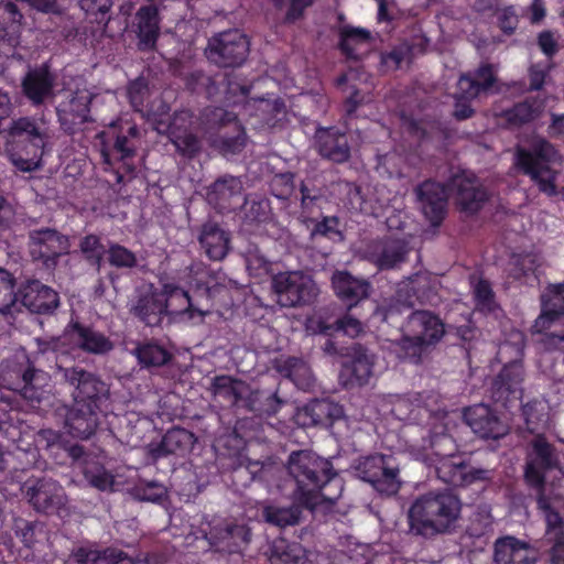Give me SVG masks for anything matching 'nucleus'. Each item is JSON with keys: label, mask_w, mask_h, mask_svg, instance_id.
I'll return each instance as SVG.
<instances>
[{"label": "nucleus", "mask_w": 564, "mask_h": 564, "mask_svg": "<svg viewBox=\"0 0 564 564\" xmlns=\"http://www.w3.org/2000/svg\"><path fill=\"white\" fill-rule=\"evenodd\" d=\"M289 471L296 484L294 499L310 509L324 501L333 503L340 496L341 480L332 474L330 463L312 452L293 453Z\"/></svg>", "instance_id": "1"}, {"label": "nucleus", "mask_w": 564, "mask_h": 564, "mask_svg": "<svg viewBox=\"0 0 564 564\" xmlns=\"http://www.w3.org/2000/svg\"><path fill=\"white\" fill-rule=\"evenodd\" d=\"M127 94L131 106L142 112L159 133H167L178 151L193 154L198 150V140L189 131L192 120L188 112H178L172 122H167V105L156 94L150 91L148 84L142 78L133 80L129 85Z\"/></svg>", "instance_id": "2"}, {"label": "nucleus", "mask_w": 564, "mask_h": 564, "mask_svg": "<svg viewBox=\"0 0 564 564\" xmlns=\"http://www.w3.org/2000/svg\"><path fill=\"white\" fill-rule=\"evenodd\" d=\"M459 499L447 491L419 496L408 511L410 531L431 538L447 532L460 516Z\"/></svg>", "instance_id": "3"}, {"label": "nucleus", "mask_w": 564, "mask_h": 564, "mask_svg": "<svg viewBox=\"0 0 564 564\" xmlns=\"http://www.w3.org/2000/svg\"><path fill=\"white\" fill-rule=\"evenodd\" d=\"M452 422L447 413L435 414L432 417L431 446L435 448V469L440 479L455 487H466L488 478V471L466 465L460 456L452 455L455 449L453 440L445 435Z\"/></svg>", "instance_id": "4"}, {"label": "nucleus", "mask_w": 564, "mask_h": 564, "mask_svg": "<svg viewBox=\"0 0 564 564\" xmlns=\"http://www.w3.org/2000/svg\"><path fill=\"white\" fill-rule=\"evenodd\" d=\"M554 148L544 139H533L528 144L518 145L514 153V166L534 182L541 192L547 195L557 193L558 173L551 164L556 160Z\"/></svg>", "instance_id": "5"}, {"label": "nucleus", "mask_w": 564, "mask_h": 564, "mask_svg": "<svg viewBox=\"0 0 564 564\" xmlns=\"http://www.w3.org/2000/svg\"><path fill=\"white\" fill-rule=\"evenodd\" d=\"M9 137L7 151L11 162L23 172L39 169L48 138L45 124L21 118L13 122Z\"/></svg>", "instance_id": "6"}, {"label": "nucleus", "mask_w": 564, "mask_h": 564, "mask_svg": "<svg viewBox=\"0 0 564 564\" xmlns=\"http://www.w3.org/2000/svg\"><path fill=\"white\" fill-rule=\"evenodd\" d=\"M444 333V324L437 316L425 311L415 312L403 327L398 352L404 358H415L421 347L437 343Z\"/></svg>", "instance_id": "7"}, {"label": "nucleus", "mask_w": 564, "mask_h": 564, "mask_svg": "<svg viewBox=\"0 0 564 564\" xmlns=\"http://www.w3.org/2000/svg\"><path fill=\"white\" fill-rule=\"evenodd\" d=\"M162 302L154 303V315L165 313L174 321L189 325L202 324L205 317L210 313L208 305L200 304L197 300L188 295V291L183 290L173 282L162 284L160 292Z\"/></svg>", "instance_id": "8"}, {"label": "nucleus", "mask_w": 564, "mask_h": 564, "mask_svg": "<svg viewBox=\"0 0 564 564\" xmlns=\"http://www.w3.org/2000/svg\"><path fill=\"white\" fill-rule=\"evenodd\" d=\"M356 471L359 478L369 482L378 492L395 495L401 488L400 469L391 455H371L361 458Z\"/></svg>", "instance_id": "9"}, {"label": "nucleus", "mask_w": 564, "mask_h": 564, "mask_svg": "<svg viewBox=\"0 0 564 564\" xmlns=\"http://www.w3.org/2000/svg\"><path fill=\"white\" fill-rule=\"evenodd\" d=\"M272 289L276 302L284 307L307 304L314 301L319 292L312 276L302 271L275 274L272 279Z\"/></svg>", "instance_id": "10"}, {"label": "nucleus", "mask_w": 564, "mask_h": 564, "mask_svg": "<svg viewBox=\"0 0 564 564\" xmlns=\"http://www.w3.org/2000/svg\"><path fill=\"white\" fill-rule=\"evenodd\" d=\"M249 42L238 30L219 33L208 42L206 55L213 63L231 67L240 65L247 57Z\"/></svg>", "instance_id": "11"}, {"label": "nucleus", "mask_w": 564, "mask_h": 564, "mask_svg": "<svg viewBox=\"0 0 564 564\" xmlns=\"http://www.w3.org/2000/svg\"><path fill=\"white\" fill-rule=\"evenodd\" d=\"M543 311L534 323L538 333L551 340L564 339V285H553L542 296Z\"/></svg>", "instance_id": "12"}, {"label": "nucleus", "mask_w": 564, "mask_h": 564, "mask_svg": "<svg viewBox=\"0 0 564 564\" xmlns=\"http://www.w3.org/2000/svg\"><path fill=\"white\" fill-rule=\"evenodd\" d=\"M65 379L75 386L74 402L87 409L93 408L96 411L107 409L108 388L94 375L78 369H65Z\"/></svg>", "instance_id": "13"}, {"label": "nucleus", "mask_w": 564, "mask_h": 564, "mask_svg": "<svg viewBox=\"0 0 564 564\" xmlns=\"http://www.w3.org/2000/svg\"><path fill=\"white\" fill-rule=\"evenodd\" d=\"M495 82L494 69L490 66L480 67L475 78L462 76L458 80V91L456 94L455 117L466 119L471 116L473 110L464 101L477 97L480 91H487Z\"/></svg>", "instance_id": "14"}, {"label": "nucleus", "mask_w": 564, "mask_h": 564, "mask_svg": "<svg viewBox=\"0 0 564 564\" xmlns=\"http://www.w3.org/2000/svg\"><path fill=\"white\" fill-rule=\"evenodd\" d=\"M76 90L65 91V100L57 107V113L62 124L73 126L85 122L88 119L91 94L87 90L83 80L78 79Z\"/></svg>", "instance_id": "15"}, {"label": "nucleus", "mask_w": 564, "mask_h": 564, "mask_svg": "<svg viewBox=\"0 0 564 564\" xmlns=\"http://www.w3.org/2000/svg\"><path fill=\"white\" fill-rule=\"evenodd\" d=\"M464 420L476 434L484 438H498L508 432L507 424L485 404L467 408L464 411Z\"/></svg>", "instance_id": "16"}, {"label": "nucleus", "mask_w": 564, "mask_h": 564, "mask_svg": "<svg viewBox=\"0 0 564 564\" xmlns=\"http://www.w3.org/2000/svg\"><path fill=\"white\" fill-rule=\"evenodd\" d=\"M420 207L432 225L443 219L446 208L445 187L435 182H424L416 189Z\"/></svg>", "instance_id": "17"}, {"label": "nucleus", "mask_w": 564, "mask_h": 564, "mask_svg": "<svg viewBox=\"0 0 564 564\" xmlns=\"http://www.w3.org/2000/svg\"><path fill=\"white\" fill-rule=\"evenodd\" d=\"M523 381V368L519 358L503 366L500 373L494 381L492 397L497 401L507 402L511 398L518 399L521 395V383Z\"/></svg>", "instance_id": "18"}, {"label": "nucleus", "mask_w": 564, "mask_h": 564, "mask_svg": "<svg viewBox=\"0 0 564 564\" xmlns=\"http://www.w3.org/2000/svg\"><path fill=\"white\" fill-rule=\"evenodd\" d=\"M332 284L335 294L347 303L349 308L367 299L370 293V284L366 280L355 278L346 271L335 272Z\"/></svg>", "instance_id": "19"}, {"label": "nucleus", "mask_w": 564, "mask_h": 564, "mask_svg": "<svg viewBox=\"0 0 564 564\" xmlns=\"http://www.w3.org/2000/svg\"><path fill=\"white\" fill-rule=\"evenodd\" d=\"M33 248L32 254L48 261L69 250V241L66 236L59 235L55 230L44 229L31 235Z\"/></svg>", "instance_id": "20"}, {"label": "nucleus", "mask_w": 564, "mask_h": 564, "mask_svg": "<svg viewBox=\"0 0 564 564\" xmlns=\"http://www.w3.org/2000/svg\"><path fill=\"white\" fill-rule=\"evenodd\" d=\"M535 551L527 543L511 536L500 539L495 545L497 564H530L535 561Z\"/></svg>", "instance_id": "21"}, {"label": "nucleus", "mask_w": 564, "mask_h": 564, "mask_svg": "<svg viewBox=\"0 0 564 564\" xmlns=\"http://www.w3.org/2000/svg\"><path fill=\"white\" fill-rule=\"evenodd\" d=\"M22 304L34 313H48L58 305L57 293L39 281L29 282L22 291Z\"/></svg>", "instance_id": "22"}, {"label": "nucleus", "mask_w": 564, "mask_h": 564, "mask_svg": "<svg viewBox=\"0 0 564 564\" xmlns=\"http://www.w3.org/2000/svg\"><path fill=\"white\" fill-rule=\"evenodd\" d=\"M456 200L462 209L473 214L477 212L486 200V193L474 176L459 175L454 178Z\"/></svg>", "instance_id": "23"}, {"label": "nucleus", "mask_w": 564, "mask_h": 564, "mask_svg": "<svg viewBox=\"0 0 564 564\" xmlns=\"http://www.w3.org/2000/svg\"><path fill=\"white\" fill-rule=\"evenodd\" d=\"M553 465L552 453L546 441L538 435L533 441L532 452L525 469V479L533 486L543 481V471Z\"/></svg>", "instance_id": "24"}, {"label": "nucleus", "mask_w": 564, "mask_h": 564, "mask_svg": "<svg viewBox=\"0 0 564 564\" xmlns=\"http://www.w3.org/2000/svg\"><path fill=\"white\" fill-rule=\"evenodd\" d=\"M30 502L41 511H47L64 502L63 488L53 480H41L26 490Z\"/></svg>", "instance_id": "25"}, {"label": "nucleus", "mask_w": 564, "mask_h": 564, "mask_svg": "<svg viewBox=\"0 0 564 564\" xmlns=\"http://www.w3.org/2000/svg\"><path fill=\"white\" fill-rule=\"evenodd\" d=\"M64 340H70L74 346L94 354H104L112 348V344L102 334L78 325L66 330Z\"/></svg>", "instance_id": "26"}, {"label": "nucleus", "mask_w": 564, "mask_h": 564, "mask_svg": "<svg viewBox=\"0 0 564 564\" xmlns=\"http://www.w3.org/2000/svg\"><path fill=\"white\" fill-rule=\"evenodd\" d=\"M207 525L209 529H202V532L204 539L212 546L220 547L227 540L231 541L228 546L249 541V530L245 525L223 524L219 520H216L213 525L210 523H207Z\"/></svg>", "instance_id": "27"}, {"label": "nucleus", "mask_w": 564, "mask_h": 564, "mask_svg": "<svg viewBox=\"0 0 564 564\" xmlns=\"http://www.w3.org/2000/svg\"><path fill=\"white\" fill-rule=\"evenodd\" d=\"M101 411L93 408L87 409L75 404L74 409L67 416L66 426L68 432L79 438H87L94 434L98 425V415Z\"/></svg>", "instance_id": "28"}, {"label": "nucleus", "mask_w": 564, "mask_h": 564, "mask_svg": "<svg viewBox=\"0 0 564 564\" xmlns=\"http://www.w3.org/2000/svg\"><path fill=\"white\" fill-rule=\"evenodd\" d=\"M373 359L371 356L360 352L340 371V379L345 386H362L372 377Z\"/></svg>", "instance_id": "29"}, {"label": "nucleus", "mask_w": 564, "mask_h": 564, "mask_svg": "<svg viewBox=\"0 0 564 564\" xmlns=\"http://www.w3.org/2000/svg\"><path fill=\"white\" fill-rule=\"evenodd\" d=\"M51 88L52 77L46 67L31 70L23 80L24 94L35 104L43 101Z\"/></svg>", "instance_id": "30"}, {"label": "nucleus", "mask_w": 564, "mask_h": 564, "mask_svg": "<svg viewBox=\"0 0 564 564\" xmlns=\"http://www.w3.org/2000/svg\"><path fill=\"white\" fill-rule=\"evenodd\" d=\"M138 36L142 48H151L159 34L158 11L153 7H143L137 13Z\"/></svg>", "instance_id": "31"}, {"label": "nucleus", "mask_w": 564, "mask_h": 564, "mask_svg": "<svg viewBox=\"0 0 564 564\" xmlns=\"http://www.w3.org/2000/svg\"><path fill=\"white\" fill-rule=\"evenodd\" d=\"M319 153L334 162H344L349 156L346 137L332 131H321L317 135Z\"/></svg>", "instance_id": "32"}, {"label": "nucleus", "mask_w": 564, "mask_h": 564, "mask_svg": "<svg viewBox=\"0 0 564 564\" xmlns=\"http://www.w3.org/2000/svg\"><path fill=\"white\" fill-rule=\"evenodd\" d=\"M200 243L207 256L213 260H221L228 251V235L215 225H205L200 235Z\"/></svg>", "instance_id": "33"}, {"label": "nucleus", "mask_w": 564, "mask_h": 564, "mask_svg": "<svg viewBox=\"0 0 564 564\" xmlns=\"http://www.w3.org/2000/svg\"><path fill=\"white\" fill-rule=\"evenodd\" d=\"M73 560L77 564H133L129 556L115 550L99 553L93 550L79 549L73 554Z\"/></svg>", "instance_id": "34"}, {"label": "nucleus", "mask_w": 564, "mask_h": 564, "mask_svg": "<svg viewBox=\"0 0 564 564\" xmlns=\"http://www.w3.org/2000/svg\"><path fill=\"white\" fill-rule=\"evenodd\" d=\"M540 261L536 254H513L508 263V272L517 280L529 282L536 278Z\"/></svg>", "instance_id": "35"}, {"label": "nucleus", "mask_w": 564, "mask_h": 564, "mask_svg": "<svg viewBox=\"0 0 564 564\" xmlns=\"http://www.w3.org/2000/svg\"><path fill=\"white\" fill-rule=\"evenodd\" d=\"M343 51L350 57H358L361 48H368L370 45V34L368 31L358 28H344L341 30Z\"/></svg>", "instance_id": "36"}, {"label": "nucleus", "mask_w": 564, "mask_h": 564, "mask_svg": "<svg viewBox=\"0 0 564 564\" xmlns=\"http://www.w3.org/2000/svg\"><path fill=\"white\" fill-rule=\"evenodd\" d=\"M273 557L276 556L282 564H312L306 551L297 543L286 544L284 540H279L273 545Z\"/></svg>", "instance_id": "37"}, {"label": "nucleus", "mask_w": 564, "mask_h": 564, "mask_svg": "<svg viewBox=\"0 0 564 564\" xmlns=\"http://www.w3.org/2000/svg\"><path fill=\"white\" fill-rule=\"evenodd\" d=\"M263 516L265 521L278 527L294 525L300 521L301 509L299 506H267L263 510Z\"/></svg>", "instance_id": "38"}, {"label": "nucleus", "mask_w": 564, "mask_h": 564, "mask_svg": "<svg viewBox=\"0 0 564 564\" xmlns=\"http://www.w3.org/2000/svg\"><path fill=\"white\" fill-rule=\"evenodd\" d=\"M196 438L185 429H173L163 437L162 445L169 453H185L193 448Z\"/></svg>", "instance_id": "39"}, {"label": "nucleus", "mask_w": 564, "mask_h": 564, "mask_svg": "<svg viewBox=\"0 0 564 564\" xmlns=\"http://www.w3.org/2000/svg\"><path fill=\"white\" fill-rule=\"evenodd\" d=\"M406 253L405 246L400 240L386 242L380 253L375 256V262L380 269H390L403 261Z\"/></svg>", "instance_id": "40"}, {"label": "nucleus", "mask_w": 564, "mask_h": 564, "mask_svg": "<svg viewBox=\"0 0 564 564\" xmlns=\"http://www.w3.org/2000/svg\"><path fill=\"white\" fill-rule=\"evenodd\" d=\"M162 302L160 292H152L139 300L134 306L135 314L144 321L148 325H156L161 322L165 313H158L154 315V303Z\"/></svg>", "instance_id": "41"}, {"label": "nucleus", "mask_w": 564, "mask_h": 564, "mask_svg": "<svg viewBox=\"0 0 564 564\" xmlns=\"http://www.w3.org/2000/svg\"><path fill=\"white\" fill-rule=\"evenodd\" d=\"M83 473L88 482L99 490H108L113 485L112 475L107 473L98 463L86 462Z\"/></svg>", "instance_id": "42"}, {"label": "nucleus", "mask_w": 564, "mask_h": 564, "mask_svg": "<svg viewBox=\"0 0 564 564\" xmlns=\"http://www.w3.org/2000/svg\"><path fill=\"white\" fill-rule=\"evenodd\" d=\"M286 364L289 368L288 376L293 380V382L300 389H310L313 384V377L306 364L296 358H290Z\"/></svg>", "instance_id": "43"}, {"label": "nucleus", "mask_w": 564, "mask_h": 564, "mask_svg": "<svg viewBox=\"0 0 564 564\" xmlns=\"http://www.w3.org/2000/svg\"><path fill=\"white\" fill-rule=\"evenodd\" d=\"M135 354L139 361L144 366H161L169 359L167 351L161 346L153 344L139 347Z\"/></svg>", "instance_id": "44"}, {"label": "nucleus", "mask_w": 564, "mask_h": 564, "mask_svg": "<svg viewBox=\"0 0 564 564\" xmlns=\"http://www.w3.org/2000/svg\"><path fill=\"white\" fill-rule=\"evenodd\" d=\"M15 301L13 279L8 271L0 269V312H8Z\"/></svg>", "instance_id": "45"}, {"label": "nucleus", "mask_w": 564, "mask_h": 564, "mask_svg": "<svg viewBox=\"0 0 564 564\" xmlns=\"http://www.w3.org/2000/svg\"><path fill=\"white\" fill-rule=\"evenodd\" d=\"M544 410L545 406L542 402L535 401L532 404L524 405L523 414L530 431L536 432L539 431V424L545 425L547 423V414L544 413Z\"/></svg>", "instance_id": "46"}, {"label": "nucleus", "mask_w": 564, "mask_h": 564, "mask_svg": "<svg viewBox=\"0 0 564 564\" xmlns=\"http://www.w3.org/2000/svg\"><path fill=\"white\" fill-rule=\"evenodd\" d=\"M80 8L88 17H94L99 23L108 22L107 13L111 8L110 0H80Z\"/></svg>", "instance_id": "47"}, {"label": "nucleus", "mask_w": 564, "mask_h": 564, "mask_svg": "<svg viewBox=\"0 0 564 564\" xmlns=\"http://www.w3.org/2000/svg\"><path fill=\"white\" fill-rule=\"evenodd\" d=\"M310 409L316 415V417L313 419L315 423L321 422L323 415L332 420H337L344 415L343 408L339 404L327 400L315 401L311 404Z\"/></svg>", "instance_id": "48"}, {"label": "nucleus", "mask_w": 564, "mask_h": 564, "mask_svg": "<svg viewBox=\"0 0 564 564\" xmlns=\"http://www.w3.org/2000/svg\"><path fill=\"white\" fill-rule=\"evenodd\" d=\"M109 262L119 268H132L137 263L134 253L127 248L112 245L109 248Z\"/></svg>", "instance_id": "49"}, {"label": "nucleus", "mask_w": 564, "mask_h": 564, "mask_svg": "<svg viewBox=\"0 0 564 564\" xmlns=\"http://www.w3.org/2000/svg\"><path fill=\"white\" fill-rule=\"evenodd\" d=\"M80 250L89 260L97 265L100 264L105 251L97 236L89 235L85 237L80 242Z\"/></svg>", "instance_id": "50"}, {"label": "nucleus", "mask_w": 564, "mask_h": 564, "mask_svg": "<svg viewBox=\"0 0 564 564\" xmlns=\"http://www.w3.org/2000/svg\"><path fill=\"white\" fill-rule=\"evenodd\" d=\"M540 507L544 511V517L547 523V534L557 540L560 535V527H561V517L557 512L553 511L545 502L543 498L539 500Z\"/></svg>", "instance_id": "51"}, {"label": "nucleus", "mask_w": 564, "mask_h": 564, "mask_svg": "<svg viewBox=\"0 0 564 564\" xmlns=\"http://www.w3.org/2000/svg\"><path fill=\"white\" fill-rule=\"evenodd\" d=\"M345 191L348 194L350 208L365 214H372L373 210L370 209L366 202L364 200L359 187L354 184H346Z\"/></svg>", "instance_id": "52"}, {"label": "nucleus", "mask_w": 564, "mask_h": 564, "mask_svg": "<svg viewBox=\"0 0 564 564\" xmlns=\"http://www.w3.org/2000/svg\"><path fill=\"white\" fill-rule=\"evenodd\" d=\"M337 329L341 330L345 335L355 338L364 332V325L357 318L346 315L337 322Z\"/></svg>", "instance_id": "53"}, {"label": "nucleus", "mask_w": 564, "mask_h": 564, "mask_svg": "<svg viewBox=\"0 0 564 564\" xmlns=\"http://www.w3.org/2000/svg\"><path fill=\"white\" fill-rule=\"evenodd\" d=\"M498 21L505 33H512L518 24V15L512 7H507L498 11Z\"/></svg>", "instance_id": "54"}, {"label": "nucleus", "mask_w": 564, "mask_h": 564, "mask_svg": "<svg viewBox=\"0 0 564 564\" xmlns=\"http://www.w3.org/2000/svg\"><path fill=\"white\" fill-rule=\"evenodd\" d=\"M535 109L528 104H520L509 112V119L516 122H525L534 118Z\"/></svg>", "instance_id": "55"}, {"label": "nucleus", "mask_w": 564, "mask_h": 564, "mask_svg": "<svg viewBox=\"0 0 564 564\" xmlns=\"http://www.w3.org/2000/svg\"><path fill=\"white\" fill-rule=\"evenodd\" d=\"M475 296L482 307L489 306L491 300V289L486 281H478L474 286Z\"/></svg>", "instance_id": "56"}, {"label": "nucleus", "mask_w": 564, "mask_h": 564, "mask_svg": "<svg viewBox=\"0 0 564 564\" xmlns=\"http://www.w3.org/2000/svg\"><path fill=\"white\" fill-rule=\"evenodd\" d=\"M247 268L251 274L260 276L269 271V263L261 257L248 259Z\"/></svg>", "instance_id": "57"}, {"label": "nucleus", "mask_w": 564, "mask_h": 564, "mask_svg": "<svg viewBox=\"0 0 564 564\" xmlns=\"http://www.w3.org/2000/svg\"><path fill=\"white\" fill-rule=\"evenodd\" d=\"M313 0H290V9L286 13V19L289 21H294L299 19L303 12V10L308 7Z\"/></svg>", "instance_id": "58"}, {"label": "nucleus", "mask_w": 564, "mask_h": 564, "mask_svg": "<svg viewBox=\"0 0 564 564\" xmlns=\"http://www.w3.org/2000/svg\"><path fill=\"white\" fill-rule=\"evenodd\" d=\"M539 45L541 50L549 56L556 52V42L550 32H543L540 34Z\"/></svg>", "instance_id": "59"}, {"label": "nucleus", "mask_w": 564, "mask_h": 564, "mask_svg": "<svg viewBox=\"0 0 564 564\" xmlns=\"http://www.w3.org/2000/svg\"><path fill=\"white\" fill-rule=\"evenodd\" d=\"M305 326L306 330L312 334L326 333L329 329L319 316H312L307 318Z\"/></svg>", "instance_id": "60"}, {"label": "nucleus", "mask_w": 564, "mask_h": 564, "mask_svg": "<svg viewBox=\"0 0 564 564\" xmlns=\"http://www.w3.org/2000/svg\"><path fill=\"white\" fill-rule=\"evenodd\" d=\"M530 14L532 23H538L545 17V8L541 0H533L530 7Z\"/></svg>", "instance_id": "61"}, {"label": "nucleus", "mask_w": 564, "mask_h": 564, "mask_svg": "<svg viewBox=\"0 0 564 564\" xmlns=\"http://www.w3.org/2000/svg\"><path fill=\"white\" fill-rule=\"evenodd\" d=\"M44 375L40 371H36L34 369H29L24 372L23 375V379L24 381L26 382V387H25V393H28V390L35 387L36 383H39L40 381H42V377Z\"/></svg>", "instance_id": "62"}, {"label": "nucleus", "mask_w": 564, "mask_h": 564, "mask_svg": "<svg viewBox=\"0 0 564 564\" xmlns=\"http://www.w3.org/2000/svg\"><path fill=\"white\" fill-rule=\"evenodd\" d=\"M545 73L542 69H538L536 67H532L530 69V82L531 87L533 89H540L544 82Z\"/></svg>", "instance_id": "63"}, {"label": "nucleus", "mask_w": 564, "mask_h": 564, "mask_svg": "<svg viewBox=\"0 0 564 564\" xmlns=\"http://www.w3.org/2000/svg\"><path fill=\"white\" fill-rule=\"evenodd\" d=\"M551 561L552 564H564V542L557 541L554 544Z\"/></svg>", "instance_id": "64"}]
</instances>
